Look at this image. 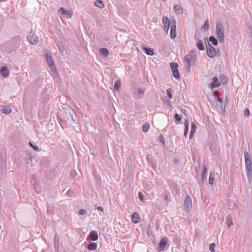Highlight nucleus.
Here are the masks:
<instances>
[{"mask_svg": "<svg viewBox=\"0 0 252 252\" xmlns=\"http://www.w3.org/2000/svg\"><path fill=\"white\" fill-rule=\"evenodd\" d=\"M150 128V126L147 123H145L143 124L142 126V130L143 132H147Z\"/></svg>", "mask_w": 252, "mask_h": 252, "instance_id": "25", "label": "nucleus"}, {"mask_svg": "<svg viewBox=\"0 0 252 252\" xmlns=\"http://www.w3.org/2000/svg\"><path fill=\"white\" fill-rule=\"evenodd\" d=\"M188 129H189V128H185V129H184V136L185 137H186L187 134H188Z\"/></svg>", "mask_w": 252, "mask_h": 252, "instance_id": "42", "label": "nucleus"}, {"mask_svg": "<svg viewBox=\"0 0 252 252\" xmlns=\"http://www.w3.org/2000/svg\"><path fill=\"white\" fill-rule=\"evenodd\" d=\"M94 4L95 6L99 7V8H103L104 7V4L101 0H96L95 1Z\"/></svg>", "mask_w": 252, "mask_h": 252, "instance_id": "23", "label": "nucleus"}, {"mask_svg": "<svg viewBox=\"0 0 252 252\" xmlns=\"http://www.w3.org/2000/svg\"><path fill=\"white\" fill-rule=\"evenodd\" d=\"M193 132H190V134H189V139H191L193 136Z\"/></svg>", "mask_w": 252, "mask_h": 252, "instance_id": "44", "label": "nucleus"}, {"mask_svg": "<svg viewBox=\"0 0 252 252\" xmlns=\"http://www.w3.org/2000/svg\"><path fill=\"white\" fill-rule=\"evenodd\" d=\"M167 238H163L159 243V248L160 250H164L167 244Z\"/></svg>", "mask_w": 252, "mask_h": 252, "instance_id": "11", "label": "nucleus"}, {"mask_svg": "<svg viewBox=\"0 0 252 252\" xmlns=\"http://www.w3.org/2000/svg\"><path fill=\"white\" fill-rule=\"evenodd\" d=\"M138 196H139V198L140 200H142L143 199L144 195H143V194L142 192H139L138 193Z\"/></svg>", "mask_w": 252, "mask_h": 252, "instance_id": "41", "label": "nucleus"}, {"mask_svg": "<svg viewBox=\"0 0 252 252\" xmlns=\"http://www.w3.org/2000/svg\"><path fill=\"white\" fill-rule=\"evenodd\" d=\"M142 49L148 55L153 56L154 55V50L152 48H147L144 46H142Z\"/></svg>", "mask_w": 252, "mask_h": 252, "instance_id": "15", "label": "nucleus"}, {"mask_svg": "<svg viewBox=\"0 0 252 252\" xmlns=\"http://www.w3.org/2000/svg\"><path fill=\"white\" fill-rule=\"evenodd\" d=\"M189 119L186 120L185 122V124H184L185 128H189Z\"/></svg>", "mask_w": 252, "mask_h": 252, "instance_id": "36", "label": "nucleus"}, {"mask_svg": "<svg viewBox=\"0 0 252 252\" xmlns=\"http://www.w3.org/2000/svg\"><path fill=\"white\" fill-rule=\"evenodd\" d=\"M99 52L100 53L106 56L108 54V51L107 49H105V48H101L99 50Z\"/></svg>", "mask_w": 252, "mask_h": 252, "instance_id": "29", "label": "nucleus"}, {"mask_svg": "<svg viewBox=\"0 0 252 252\" xmlns=\"http://www.w3.org/2000/svg\"><path fill=\"white\" fill-rule=\"evenodd\" d=\"M207 176V173L203 172L202 173V178L204 179L205 177H206Z\"/></svg>", "mask_w": 252, "mask_h": 252, "instance_id": "46", "label": "nucleus"}, {"mask_svg": "<svg viewBox=\"0 0 252 252\" xmlns=\"http://www.w3.org/2000/svg\"><path fill=\"white\" fill-rule=\"evenodd\" d=\"M233 224L232 220L231 219L228 218L227 225L229 227Z\"/></svg>", "mask_w": 252, "mask_h": 252, "instance_id": "39", "label": "nucleus"}, {"mask_svg": "<svg viewBox=\"0 0 252 252\" xmlns=\"http://www.w3.org/2000/svg\"><path fill=\"white\" fill-rule=\"evenodd\" d=\"M216 245L214 243H211L210 245L209 246V249L212 252H215V248Z\"/></svg>", "mask_w": 252, "mask_h": 252, "instance_id": "32", "label": "nucleus"}, {"mask_svg": "<svg viewBox=\"0 0 252 252\" xmlns=\"http://www.w3.org/2000/svg\"><path fill=\"white\" fill-rule=\"evenodd\" d=\"M184 205L187 212H189L192 208V200L191 197L188 195L185 198Z\"/></svg>", "mask_w": 252, "mask_h": 252, "instance_id": "6", "label": "nucleus"}, {"mask_svg": "<svg viewBox=\"0 0 252 252\" xmlns=\"http://www.w3.org/2000/svg\"><path fill=\"white\" fill-rule=\"evenodd\" d=\"M59 12L64 16L66 18H70L71 17V13L66 11L63 8H60L59 10Z\"/></svg>", "mask_w": 252, "mask_h": 252, "instance_id": "13", "label": "nucleus"}, {"mask_svg": "<svg viewBox=\"0 0 252 252\" xmlns=\"http://www.w3.org/2000/svg\"><path fill=\"white\" fill-rule=\"evenodd\" d=\"M71 116V120L72 122H73L74 123L75 122V120H74V118L72 116Z\"/></svg>", "mask_w": 252, "mask_h": 252, "instance_id": "48", "label": "nucleus"}, {"mask_svg": "<svg viewBox=\"0 0 252 252\" xmlns=\"http://www.w3.org/2000/svg\"><path fill=\"white\" fill-rule=\"evenodd\" d=\"M196 128V125L194 123H191V128L190 131L194 133Z\"/></svg>", "mask_w": 252, "mask_h": 252, "instance_id": "33", "label": "nucleus"}, {"mask_svg": "<svg viewBox=\"0 0 252 252\" xmlns=\"http://www.w3.org/2000/svg\"><path fill=\"white\" fill-rule=\"evenodd\" d=\"M209 40L215 46L218 45V42L217 39L213 36H211L209 38Z\"/></svg>", "mask_w": 252, "mask_h": 252, "instance_id": "22", "label": "nucleus"}, {"mask_svg": "<svg viewBox=\"0 0 252 252\" xmlns=\"http://www.w3.org/2000/svg\"><path fill=\"white\" fill-rule=\"evenodd\" d=\"M59 48H60V50L62 52H63L64 51V49L62 45H59Z\"/></svg>", "mask_w": 252, "mask_h": 252, "instance_id": "43", "label": "nucleus"}, {"mask_svg": "<svg viewBox=\"0 0 252 252\" xmlns=\"http://www.w3.org/2000/svg\"><path fill=\"white\" fill-rule=\"evenodd\" d=\"M252 169H250V170H246L247 171V176H248V179L249 181H250L252 178Z\"/></svg>", "mask_w": 252, "mask_h": 252, "instance_id": "31", "label": "nucleus"}, {"mask_svg": "<svg viewBox=\"0 0 252 252\" xmlns=\"http://www.w3.org/2000/svg\"><path fill=\"white\" fill-rule=\"evenodd\" d=\"M224 28L223 24L220 22H217L216 24V34L220 43H223L224 41Z\"/></svg>", "mask_w": 252, "mask_h": 252, "instance_id": "3", "label": "nucleus"}, {"mask_svg": "<svg viewBox=\"0 0 252 252\" xmlns=\"http://www.w3.org/2000/svg\"><path fill=\"white\" fill-rule=\"evenodd\" d=\"M121 86V82L119 80H117L115 82L114 86V89L115 90H118L119 89Z\"/></svg>", "mask_w": 252, "mask_h": 252, "instance_id": "27", "label": "nucleus"}, {"mask_svg": "<svg viewBox=\"0 0 252 252\" xmlns=\"http://www.w3.org/2000/svg\"><path fill=\"white\" fill-rule=\"evenodd\" d=\"M209 21L208 20H206L204 24V25L202 26V29H204L205 31H207L209 29Z\"/></svg>", "mask_w": 252, "mask_h": 252, "instance_id": "26", "label": "nucleus"}, {"mask_svg": "<svg viewBox=\"0 0 252 252\" xmlns=\"http://www.w3.org/2000/svg\"><path fill=\"white\" fill-rule=\"evenodd\" d=\"M196 53L195 51H191L187 55L185 58L186 63V70L187 72H190V66L193 65L196 59Z\"/></svg>", "mask_w": 252, "mask_h": 252, "instance_id": "1", "label": "nucleus"}, {"mask_svg": "<svg viewBox=\"0 0 252 252\" xmlns=\"http://www.w3.org/2000/svg\"><path fill=\"white\" fill-rule=\"evenodd\" d=\"M176 37V27L175 25V23L174 22L173 24L171 26L170 29V37L172 39H174Z\"/></svg>", "mask_w": 252, "mask_h": 252, "instance_id": "10", "label": "nucleus"}, {"mask_svg": "<svg viewBox=\"0 0 252 252\" xmlns=\"http://www.w3.org/2000/svg\"><path fill=\"white\" fill-rule=\"evenodd\" d=\"M90 238L92 241H94L98 239V234L96 231H92L90 233Z\"/></svg>", "mask_w": 252, "mask_h": 252, "instance_id": "14", "label": "nucleus"}, {"mask_svg": "<svg viewBox=\"0 0 252 252\" xmlns=\"http://www.w3.org/2000/svg\"><path fill=\"white\" fill-rule=\"evenodd\" d=\"M143 93V91L140 88L135 89L134 92H133V94L141 96V97L142 96Z\"/></svg>", "mask_w": 252, "mask_h": 252, "instance_id": "20", "label": "nucleus"}, {"mask_svg": "<svg viewBox=\"0 0 252 252\" xmlns=\"http://www.w3.org/2000/svg\"><path fill=\"white\" fill-rule=\"evenodd\" d=\"M178 66V64L177 63H171L170 67L171 68L172 72H173L174 70H177Z\"/></svg>", "mask_w": 252, "mask_h": 252, "instance_id": "24", "label": "nucleus"}, {"mask_svg": "<svg viewBox=\"0 0 252 252\" xmlns=\"http://www.w3.org/2000/svg\"><path fill=\"white\" fill-rule=\"evenodd\" d=\"M28 40L31 44H36L38 42V37L34 33H31L28 36Z\"/></svg>", "mask_w": 252, "mask_h": 252, "instance_id": "8", "label": "nucleus"}, {"mask_svg": "<svg viewBox=\"0 0 252 252\" xmlns=\"http://www.w3.org/2000/svg\"><path fill=\"white\" fill-rule=\"evenodd\" d=\"M11 108L9 106H2L0 109V111L4 114H9L11 112Z\"/></svg>", "mask_w": 252, "mask_h": 252, "instance_id": "16", "label": "nucleus"}, {"mask_svg": "<svg viewBox=\"0 0 252 252\" xmlns=\"http://www.w3.org/2000/svg\"><path fill=\"white\" fill-rule=\"evenodd\" d=\"M174 10L177 14H182L183 12V10L181 6L179 5H176L174 6Z\"/></svg>", "mask_w": 252, "mask_h": 252, "instance_id": "18", "label": "nucleus"}, {"mask_svg": "<svg viewBox=\"0 0 252 252\" xmlns=\"http://www.w3.org/2000/svg\"><path fill=\"white\" fill-rule=\"evenodd\" d=\"M0 73L4 77H7L9 74V71L5 66H2L0 70Z\"/></svg>", "mask_w": 252, "mask_h": 252, "instance_id": "12", "label": "nucleus"}, {"mask_svg": "<svg viewBox=\"0 0 252 252\" xmlns=\"http://www.w3.org/2000/svg\"><path fill=\"white\" fill-rule=\"evenodd\" d=\"M167 102H168V105H169V106L171 107V102L169 100H167Z\"/></svg>", "mask_w": 252, "mask_h": 252, "instance_id": "49", "label": "nucleus"}, {"mask_svg": "<svg viewBox=\"0 0 252 252\" xmlns=\"http://www.w3.org/2000/svg\"><path fill=\"white\" fill-rule=\"evenodd\" d=\"M174 119L175 121H177V122H179L181 120V118L180 117V116L177 113L175 114L174 115Z\"/></svg>", "mask_w": 252, "mask_h": 252, "instance_id": "34", "label": "nucleus"}, {"mask_svg": "<svg viewBox=\"0 0 252 252\" xmlns=\"http://www.w3.org/2000/svg\"><path fill=\"white\" fill-rule=\"evenodd\" d=\"M29 145L32 147L35 151H38V147L37 146L33 145L31 142H29Z\"/></svg>", "mask_w": 252, "mask_h": 252, "instance_id": "37", "label": "nucleus"}, {"mask_svg": "<svg viewBox=\"0 0 252 252\" xmlns=\"http://www.w3.org/2000/svg\"><path fill=\"white\" fill-rule=\"evenodd\" d=\"M221 107L222 113H223L225 112V108H223L222 106H221Z\"/></svg>", "mask_w": 252, "mask_h": 252, "instance_id": "51", "label": "nucleus"}, {"mask_svg": "<svg viewBox=\"0 0 252 252\" xmlns=\"http://www.w3.org/2000/svg\"><path fill=\"white\" fill-rule=\"evenodd\" d=\"M132 221L135 223H136L139 222L140 220V218L138 214L136 212L133 213L132 216Z\"/></svg>", "mask_w": 252, "mask_h": 252, "instance_id": "17", "label": "nucleus"}, {"mask_svg": "<svg viewBox=\"0 0 252 252\" xmlns=\"http://www.w3.org/2000/svg\"><path fill=\"white\" fill-rule=\"evenodd\" d=\"M45 58L48 63L49 66L52 72H55L56 71V67L54 64V62L51 54L46 52L44 55Z\"/></svg>", "mask_w": 252, "mask_h": 252, "instance_id": "4", "label": "nucleus"}, {"mask_svg": "<svg viewBox=\"0 0 252 252\" xmlns=\"http://www.w3.org/2000/svg\"><path fill=\"white\" fill-rule=\"evenodd\" d=\"M222 101H223V100H222V99H221V98H219V102H222Z\"/></svg>", "mask_w": 252, "mask_h": 252, "instance_id": "53", "label": "nucleus"}, {"mask_svg": "<svg viewBox=\"0 0 252 252\" xmlns=\"http://www.w3.org/2000/svg\"><path fill=\"white\" fill-rule=\"evenodd\" d=\"M215 94L217 96H219L220 95V93L218 92H216L215 93Z\"/></svg>", "mask_w": 252, "mask_h": 252, "instance_id": "50", "label": "nucleus"}, {"mask_svg": "<svg viewBox=\"0 0 252 252\" xmlns=\"http://www.w3.org/2000/svg\"><path fill=\"white\" fill-rule=\"evenodd\" d=\"M6 0H0V2H2V1H6Z\"/></svg>", "mask_w": 252, "mask_h": 252, "instance_id": "55", "label": "nucleus"}, {"mask_svg": "<svg viewBox=\"0 0 252 252\" xmlns=\"http://www.w3.org/2000/svg\"><path fill=\"white\" fill-rule=\"evenodd\" d=\"M173 76L174 77V78L176 79H179L180 78V74L178 70H174L172 72Z\"/></svg>", "mask_w": 252, "mask_h": 252, "instance_id": "30", "label": "nucleus"}, {"mask_svg": "<svg viewBox=\"0 0 252 252\" xmlns=\"http://www.w3.org/2000/svg\"><path fill=\"white\" fill-rule=\"evenodd\" d=\"M163 23L164 24V30L167 32L170 28V20L166 17H163L162 18Z\"/></svg>", "mask_w": 252, "mask_h": 252, "instance_id": "9", "label": "nucleus"}, {"mask_svg": "<svg viewBox=\"0 0 252 252\" xmlns=\"http://www.w3.org/2000/svg\"><path fill=\"white\" fill-rule=\"evenodd\" d=\"M182 112L185 114L187 111L186 110L183 109V110H182Z\"/></svg>", "mask_w": 252, "mask_h": 252, "instance_id": "52", "label": "nucleus"}, {"mask_svg": "<svg viewBox=\"0 0 252 252\" xmlns=\"http://www.w3.org/2000/svg\"><path fill=\"white\" fill-rule=\"evenodd\" d=\"M227 82V78L223 75H220L218 78L215 76L212 79V82L210 83V87L212 89L219 87L221 84H225Z\"/></svg>", "mask_w": 252, "mask_h": 252, "instance_id": "2", "label": "nucleus"}, {"mask_svg": "<svg viewBox=\"0 0 252 252\" xmlns=\"http://www.w3.org/2000/svg\"><path fill=\"white\" fill-rule=\"evenodd\" d=\"M160 141L164 144V139H163V138H161L160 139Z\"/></svg>", "mask_w": 252, "mask_h": 252, "instance_id": "54", "label": "nucleus"}, {"mask_svg": "<svg viewBox=\"0 0 252 252\" xmlns=\"http://www.w3.org/2000/svg\"><path fill=\"white\" fill-rule=\"evenodd\" d=\"M196 46L197 48L200 50H204V46L203 42L200 40H198V41L196 43Z\"/></svg>", "mask_w": 252, "mask_h": 252, "instance_id": "19", "label": "nucleus"}, {"mask_svg": "<svg viewBox=\"0 0 252 252\" xmlns=\"http://www.w3.org/2000/svg\"><path fill=\"white\" fill-rule=\"evenodd\" d=\"M214 176L211 172L210 173V176H209V183L210 185H212L214 183Z\"/></svg>", "mask_w": 252, "mask_h": 252, "instance_id": "28", "label": "nucleus"}, {"mask_svg": "<svg viewBox=\"0 0 252 252\" xmlns=\"http://www.w3.org/2000/svg\"><path fill=\"white\" fill-rule=\"evenodd\" d=\"M244 115L245 116L249 117L250 115V111L248 108L246 109L244 111Z\"/></svg>", "mask_w": 252, "mask_h": 252, "instance_id": "38", "label": "nucleus"}, {"mask_svg": "<svg viewBox=\"0 0 252 252\" xmlns=\"http://www.w3.org/2000/svg\"><path fill=\"white\" fill-rule=\"evenodd\" d=\"M97 209L99 211H103V209L102 207H97Z\"/></svg>", "mask_w": 252, "mask_h": 252, "instance_id": "47", "label": "nucleus"}, {"mask_svg": "<svg viewBox=\"0 0 252 252\" xmlns=\"http://www.w3.org/2000/svg\"><path fill=\"white\" fill-rule=\"evenodd\" d=\"M244 158H245V164H246V170L252 169V162L250 158V156L248 153H247V152L245 153Z\"/></svg>", "mask_w": 252, "mask_h": 252, "instance_id": "7", "label": "nucleus"}, {"mask_svg": "<svg viewBox=\"0 0 252 252\" xmlns=\"http://www.w3.org/2000/svg\"><path fill=\"white\" fill-rule=\"evenodd\" d=\"M79 213L80 215H83L86 213V211L85 209H81L79 210Z\"/></svg>", "mask_w": 252, "mask_h": 252, "instance_id": "40", "label": "nucleus"}, {"mask_svg": "<svg viewBox=\"0 0 252 252\" xmlns=\"http://www.w3.org/2000/svg\"><path fill=\"white\" fill-rule=\"evenodd\" d=\"M171 90L170 89H167L166 90L167 94L170 99H171L172 98V95L171 93Z\"/></svg>", "mask_w": 252, "mask_h": 252, "instance_id": "35", "label": "nucleus"}, {"mask_svg": "<svg viewBox=\"0 0 252 252\" xmlns=\"http://www.w3.org/2000/svg\"><path fill=\"white\" fill-rule=\"evenodd\" d=\"M204 173H207V168L205 165L203 166V172Z\"/></svg>", "mask_w": 252, "mask_h": 252, "instance_id": "45", "label": "nucleus"}, {"mask_svg": "<svg viewBox=\"0 0 252 252\" xmlns=\"http://www.w3.org/2000/svg\"><path fill=\"white\" fill-rule=\"evenodd\" d=\"M207 54L211 58H214L218 54V51L209 43L207 45Z\"/></svg>", "mask_w": 252, "mask_h": 252, "instance_id": "5", "label": "nucleus"}, {"mask_svg": "<svg viewBox=\"0 0 252 252\" xmlns=\"http://www.w3.org/2000/svg\"><path fill=\"white\" fill-rule=\"evenodd\" d=\"M97 245L95 243H91L88 245V249L90 250H95L96 249Z\"/></svg>", "mask_w": 252, "mask_h": 252, "instance_id": "21", "label": "nucleus"}]
</instances>
